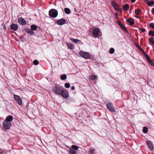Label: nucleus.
Instances as JSON below:
<instances>
[{
  "label": "nucleus",
  "instance_id": "1",
  "mask_svg": "<svg viewBox=\"0 0 154 154\" xmlns=\"http://www.w3.org/2000/svg\"><path fill=\"white\" fill-rule=\"evenodd\" d=\"M63 89V88L62 87L60 86H55L53 88V91L56 94L60 95Z\"/></svg>",
  "mask_w": 154,
  "mask_h": 154
},
{
  "label": "nucleus",
  "instance_id": "2",
  "mask_svg": "<svg viewBox=\"0 0 154 154\" xmlns=\"http://www.w3.org/2000/svg\"><path fill=\"white\" fill-rule=\"evenodd\" d=\"M58 14L57 10L54 9H52L49 11V16L52 18H55L57 16Z\"/></svg>",
  "mask_w": 154,
  "mask_h": 154
},
{
  "label": "nucleus",
  "instance_id": "3",
  "mask_svg": "<svg viewBox=\"0 0 154 154\" xmlns=\"http://www.w3.org/2000/svg\"><path fill=\"white\" fill-rule=\"evenodd\" d=\"M79 54L80 56L85 59H89L91 56L88 53L83 51H81L79 52Z\"/></svg>",
  "mask_w": 154,
  "mask_h": 154
},
{
  "label": "nucleus",
  "instance_id": "4",
  "mask_svg": "<svg viewBox=\"0 0 154 154\" xmlns=\"http://www.w3.org/2000/svg\"><path fill=\"white\" fill-rule=\"evenodd\" d=\"M60 95H61L63 98L66 99L69 97V93L66 89L63 88Z\"/></svg>",
  "mask_w": 154,
  "mask_h": 154
},
{
  "label": "nucleus",
  "instance_id": "5",
  "mask_svg": "<svg viewBox=\"0 0 154 154\" xmlns=\"http://www.w3.org/2000/svg\"><path fill=\"white\" fill-rule=\"evenodd\" d=\"M14 98L15 100L19 105H22V101L21 98L18 96L16 95H14Z\"/></svg>",
  "mask_w": 154,
  "mask_h": 154
},
{
  "label": "nucleus",
  "instance_id": "6",
  "mask_svg": "<svg viewBox=\"0 0 154 154\" xmlns=\"http://www.w3.org/2000/svg\"><path fill=\"white\" fill-rule=\"evenodd\" d=\"M106 107L107 109L111 112H115L116 110L115 108L113 106L112 104L111 103H108L106 105Z\"/></svg>",
  "mask_w": 154,
  "mask_h": 154
},
{
  "label": "nucleus",
  "instance_id": "7",
  "mask_svg": "<svg viewBox=\"0 0 154 154\" xmlns=\"http://www.w3.org/2000/svg\"><path fill=\"white\" fill-rule=\"evenodd\" d=\"M11 122H8L5 121L3 122V126L4 128L6 130H9L10 129V128L11 126Z\"/></svg>",
  "mask_w": 154,
  "mask_h": 154
},
{
  "label": "nucleus",
  "instance_id": "8",
  "mask_svg": "<svg viewBox=\"0 0 154 154\" xmlns=\"http://www.w3.org/2000/svg\"><path fill=\"white\" fill-rule=\"evenodd\" d=\"M66 20L63 18H62L58 20L56 22V23L59 25H63L66 23Z\"/></svg>",
  "mask_w": 154,
  "mask_h": 154
},
{
  "label": "nucleus",
  "instance_id": "9",
  "mask_svg": "<svg viewBox=\"0 0 154 154\" xmlns=\"http://www.w3.org/2000/svg\"><path fill=\"white\" fill-rule=\"evenodd\" d=\"M100 32L99 29L95 28L94 29L93 31V34L94 35V37H97L99 35V33Z\"/></svg>",
  "mask_w": 154,
  "mask_h": 154
},
{
  "label": "nucleus",
  "instance_id": "10",
  "mask_svg": "<svg viewBox=\"0 0 154 154\" xmlns=\"http://www.w3.org/2000/svg\"><path fill=\"white\" fill-rule=\"evenodd\" d=\"M112 6L114 8V9L118 11H119L121 9V8L119 7L117 5L116 2L114 1H112Z\"/></svg>",
  "mask_w": 154,
  "mask_h": 154
},
{
  "label": "nucleus",
  "instance_id": "11",
  "mask_svg": "<svg viewBox=\"0 0 154 154\" xmlns=\"http://www.w3.org/2000/svg\"><path fill=\"white\" fill-rule=\"evenodd\" d=\"M18 22L21 25H25L26 23L25 20L22 17H20L18 19Z\"/></svg>",
  "mask_w": 154,
  "mask_h": 154
},
{
  "label": "nucleus",
  "instance_id": "12",
  "mask_svg": "<svg viewBox=\"0 0 154 154\" xmlns=\"http://www.w3.org/2000/svg\"><path fill=\"white\" fill-rule=\"evenodd\" d=\"M146 144L149 148L151 150L153 149V146L152 142L149 140L146 141Z\"/></svg>",
  "mask_w": 154,
  "mask_h": 154
},
{
  "label": "nucleus",
  "instance_id": "13",
  "mask_svg": "<svg viewBox=\"0 0 154 154\" xmlns=\"http://www.w3.org/2000/svg\"><path fill=\"white\" fill-rule=\"evenodd\" d=\"M126 22L129 23V25L130 26H132L134 24V20L133 18H130L126 20Z\"/></svg>",
  "mask_w": 154,
  "mask_h": 154
},
{
  "label": "nucleus",
  "instance_id": "14",
  "mask_svg": "<svg viewBox=\"0 0 154 154\" xmlns=\"http://www.w3.org/2000/svg\"><path fill=\"white\" fill-rule=\"evenodd\" d=\"M11 28L12 30L16 31L18 29V26L16 24L13 23L11 25Z\"/></svg>",
  "mask_w": 154,
  "mask_h": 154
},
{
  "label": "nucleus",
  "instance_id": "15",
  "mask_svg": "<svg viewBox=\"0 0 154 154\" xmlns=\"http://www.w3.org/2000/svg\"><path fill=\"white\" fill-rule=\"evenodd\" d=\"M13 120V117L12 116L9 115L6 117V119L5 121L8 122H11Z\"/></svg>",
  "mask_w": 154,
  "mask_h": 154
},
{
  "label": "nucleus",
  "instance_id": "16",
  "mask_svg": "<svg viewBox=\"0 0 154 154\" xmlns=\"http://www.w3.org/2000/svg\"><path fill=\"white\" fill-rule=\"evenodd\" d=\"M118 24L120 27L125 32H127L128 31L126 29L125 27L123 26L122 23H121L119 21H118Z\"/></svg>",
  "mask_w": 154,
  "mask_h": 154
},
{
  "label": "nucleus",
  "instance_id": "17",
  "mask_svg": "<svg viewBox=\"0 0 154 154\" xmlns=\"http://www.w3.org/2000/svg\"><path fill=\"white\" fill-rule=\"evenodd\" d=\"M26 32L30 35H32L34 34V32L31 29H26Z\"/></svg>",
  "mask_w": 154,
  "mask_h": 154
},
{
  "label": "nucleus",
  "instance_id": "18",
  "mask_svg": "<svg viewBox=\"0 0 154 154\" xmlns=\"http://www.w3.org/2000/svg\"><path fill=\"white\" fill-rule=\"evenodd\" d=\"M154 38L152 37L150 38L149 39V42L150 45H152L154 44V42L153 41Z\"/></svg>",
  "mask_w": 154,
  "mask_h": 154
},
{
  "label": "nucleus",
  "instance_id": "19",
  "mask_svg": "<svg viewBox=\"0 0 154 154\" xmlns=\"http://www.w3.org/2000/svg\"><path fill=\"white\" fill-rule=\"evenodd\" d=\"M141 11L140 9H137L135 11V13L136 14L140 15L141 14Z\"/></svg>",
  "mask_w": 154,
  "mask_h": 154
},
{
  "label": "nucleus",
  "instance_id": "20",
  "mask_svg": "<svg viewBox=\"0 0 154 154\" xmlns=\"http://www.w3.org/2000/svg\"><path fill=\"white\" fill-rule=\"evenodd\" d=\"M64 11L67 14H69L71 13L70 10L68 8H64Z\"/></svg>",
  "mask_w": 154,
  "mask_h": 154
},
{
  "label": "nucleus",
  "instance_id": "21",
  "mask_svg": "<svg viewBox=\"0 0 154 154\" xmlns=\"http://www.w3.org/2000/svg\"><path fill=\"white\" fill-rule=\"evenodd\" d=\"M67 46L68 48L71 49H74L75 48L74 46L71 43H69L68 44Z\"/></svg>",
  "mask_w": 154,
  "mask_h": 154
},
{
  "label": "nucleus",
  "instance_id": "22",
  "mask_svg": "<svg viewBox=\"0 0 154 154\" xmlns=\"http://www.w3.org/2000/svg\"><path fill=\"white\" fill-rule=\"evenodd\" d=\"M60 78L62 80H65L67 79V76L66 74H63L61 75Z\"/></svg>",
  "mask_w": 154,
  "mask_h": 154
},
{
  "label": "nucleus",
  "instance_id": "23",
  "mask_svg": "<svg viewBox=\"0 0 154 154\" xmlns=\"http://www.w3.org/2000/svg\"><path fill=\"white\" fill-rule=\"evenodd\" d=\"M37 26L35 25H32L31 26V29L32 31L36 30L37 29Z\"/></svg>",
  "mask_w": 154,
  "mask_h": 154
},
{
  "label": "nucleus",
  "instance_id": "24",
  "mask_svg": "<svg viewBox=\"0 0 154 154\" xmlns=\"http://www.w3.org/2000/svg\"><path fill=\"white\" fill-rule=\"evenodd\" d=\"M69 152L70 154H75L76 153V151L72 148H70L69 149Z\"/></svg>",
  "mask_w": 154,
  "mask_h": 154
},
{
  "label": "nucleus",
  "instance_id": "25",
  "mask_svg": "<svg viewBox=\"0 0 154 154\" xmlns=\"http://www.w3.org/2000/svg\"><path fill=\"white\" fill-rule=\"evenodd\" d=\"M129 6L127 4H125L123 6V9L125 10H128L129 9Z\"/></svg>",
  "mask_w": 154,
  "mask_h": 154
},
{
  "label": "nucleus",
  "instance_id": "26",
  "mask_svg": "<svg viewBox=\"0 0 154 154\" xmlns=\"http://www.w3.org/2000/svg\"><path fill=\"white\" fill-rule=\"evenodd\" d=\"M97 77L95 75H92L90 76V79L91 80H94L97 79Z\"/></svg>",
  "mask_w": 154,
  "mask_h": 154
},
{
  "label": "nucleus",
  "instance_id": "27",
  "mask_svg": "<svg viewBox=\"0 0 154 154\" xmlns=\"http://www.w3.org/2000/svg\"><path fill=\"white\" fill-rule=\"evenodd\" d=\"M71 40L74 42V43L77 44V43L80 41V40L78 39H75L74 38H71Z\"/></svg>",
  "mask_w": 154,
  "mask_h": 154
},
{
  "label": "nucleus",
  "instance_id": "28",
  "mask_svg": "<svg viewBox=\"0 0 154 154\" xmlns=\"http://www.w3.org/2000/svg\"><path fill=\"white\" fill-rule=\"evenodd\" d=\"M143 131L144 133H146L148 131V129L146 127H144L143 128Z\"/></svg>",
  "mask_w": 154,
  "mask_h": 154
},
{
  "label": "nucleus",
  "instance_id": "29",
  "mask_svg": "<svg viewBox=\"0 0 154 154\" xmlns=\"http://www.w3.org/2000/svg\"><path fill=\"white\" fill-rule=\"evenodd\" d=\"M115 51L114 49L113 48H111L109 50V52L110 54H113Z\"/></svg>",
  "mask_w": 154,
  "mask_h": 154
},
{
  "label": "nucleus",
  "instance_id": "30",
  "mask_svg": "<svg viewBox=\"0 0 154 154\" xmlns=\"http://www.w3.org/2000/svg\"><path fill=\"white\" fill-rule=\"evenodd\" d=\"M72 149L74 150H78L79 147L76 146L75 145H72L71 146Z\"/></svg>",
  "mask_w": 154,
  "mask_h": 154
},
{
  "label": "nucleus",
  "instance_id": "31",
  "mask_svg": "<svg viewBox=\"0 0 154 154\" xmlns=\"http://www.w3.org/2000/svg\"><path fill=\"white\" fill-rule=\"evenodd\" d=\"M149 35H151L152 36H154V31H149Z\"/></svg>",
  "mask_w": 154,
  "mask_h": 154
},
{
  "label": "nucleus",
  "instance_id": "32",
  "mask_svg": "<svg viewBox=\"0 0 154 154\" xmlns=\"http://www.w3.org/2000/svg\"><path fill=\"white\" fill-rule=\"evenodd\" d=\"M145 56L148 62L149 61H150L151 59H150V57H149L148 54H145Z\"/></svg>",
  "mask_w": 154,
  "mask_h": 154
},
{
  "label": "nucleus",
  "instance_id": "33",
  "mask_svg": "<svg viewBox=\"0 0 154 154\" xmlns=\"http://www.w3.org/2000/svg\"><path fill=\"white\" fill-rule=\"evenodd\" d=\"M33 63L34 65H37L38 64L39 62L37 60H35L33 61Z\"/></svg>",
  "mask_w": 154,
  "mask_h": 154
},
{
  "label": "nucleus",
  "instance_id": "34",
  "mask_svg": "<svg viewBox=\"0 0 154 154\" xmlns=\"http://www.w3.org/2000/svg\"><path fill=\"white\" fill-rule=\"evenodd\" d=\"M65 87L66 88H69L70 87V84L68 83H66L65 84Z\"/></svg>",
  "mask_w": 154,
  "mask_h": 154
},
{
  "label": "nucleus",
  "instance_id": "35",
  "mask_svg": "<svg viewBox=\"0 0 154 154\" xmlns=\"http://www.w3.org/2000/svg\"><path fill=\"white\" fill-rule=\"evenodd\" d=\"M149 26L151 29H154V24L152 23H150L149 24Z\"/></svg>",
  "mask_w": 154,
  "mask_h": 154
},
{
  "label": "nucleus",
  "instance_id": "36",
  "mask_svg": "<svg viewBox=\"0 0 154 154\" xmlns=\"http://www.w3.org/2000/svg\"><path fill=\"white\" fill-rule=\"evenodd\" d=\"M148 4L149 6H151L152 5L154 4V2L153 1L148 2Z\"/></svg>",
  "mask_w": 154,
  "mask_h": 154
},
{
  "label": "nucleus",
  "instance_id": "37",
  "mask_svg": "<svg viewBox=\"0 0 154 154\" xmlns=\"http://www.w3.org/2000/svg\"><path fill=\"white\" fill-rule=\"evenodd\" d=\"M148 62H149L150 65H151L152 66H154V64L153 63L152 61L151 60H150V61H148Z\"/></svg>",
  "mask_w": 154,
  "mask_h": 154
},
{
  "label": "nucleus",
  "instance_id": "38",
  "mask_svg": "<svg viewBox=\"0 0 154 154\" xmlns=\"http://www.w3.org/2000/svg\"><path fill=\"white\" fill-rule=\"evenodd\" d=\"M141 29V31L143 32H144L145 31H146V30L144 28H143V29Z\"/></svg>",
  "mask_w": 154,
  "mask_h": 154
},
{
  "label": "nucleus",
  "instance_id": "39",
  "mask_svg": "<svg viewBox=\"0 0 154 154\" xmlns=\"http://www.w3.org/2000/svg\"><path fill=\"white\" fill-rule=\"evenodd\" d=\"M152 14L154 15V8L152 9Z\"/></svg>",
  "mask_w": 154,
  "mask_h": 154
},
{
  "label": "nucleus",
  "instance_id": "40",
  "mask_svg": "<svg viewBox=\"0 0 154 154\" xmlns=\"http://www.w3.org/2000/svg\"><path fill=\"white\" fill-rule=\"evenodd\" d=\"M71 89L72 90H75V87L74 86H72L71 88Z\"/></svg>",
  "mask_w": 154,
  "mask_h": 154
},
{
  "label": "nucleus",
  "instance_id": "41",
  "mask_svg": "<svg viewBox=\"0 0 154 154\" xmlns=\"http://www.w3.org/2000/svg\"><path fill=\"white\" fill-rule=\"evenodd\" d=\"M3 26V27H4V29H5V30L6 29V28H7V27H6V26H5V25H4Z\"/></svg>",
  "mask_w": 154,
  "mask_h": 154
},
{
  "label": "nucleus",
  "instance_id": "42",
  "mask_svg": "<svg viewBox=\"0 0 154 154\" xmlns=\"http://www.w3.org/2000/svg\"><path fill=\"white\" fill-rule=\"evenodd\" d=\"M141 52L142 53H143L144 54H145H145H145V51H144V50L143 49L142 51H141Z\"/></svg>",
  "mask_w": 154,
  "mask_h": 154
},
{
  "label": "nucleus",
  "instance_id": "43",
  "mask_svg": "<svg viewBox=\"0 0 154 154\" xmlns=\"http://www.w3.org/2000/svg\"><path fill=\"white\" fill-rule=\"evenodd\" d=\"M141 52L142 53H143L144 54H145H145H145V51H144V50L143 49L142 51H141Z\"/></svg>",
  "mask_w": 154,
  "mask_h": 154
},
{
  "label": "nucleus",
  "instance_id": "44",
  "mask_svg": "<svg viewBox=\"0 0 154 154\" xmlns=\"http://www.w3.org/2000/svg\"><path fill=\"white\" fill-rule=\"evenodd\" d=\"M141 52L142 53H143L144 54H145H145H145V51H144V50L143 49L142 51H141Z\"/></svg>",
  "mask_w": 154,
  "mask_h": 154
},
{
  "label": "nucleus",
  "instance_id": "45",
  "mask_svg": "<svg viewBox=\"0 0 154 154\" xmlns=\"http://www.w3.org/2000/svg\"><path fill=\"white\" fill-rule=\"evenodd\" d=\"M139 48V50L140 51H142V50H143V48H142L141 47H140V48Z\"/></svg>",
  "mask_w": 154,
  "mask_h": 154
},
{
  "label": "nucleus",
  "instance_id": "46",
  "mask_svg": "<svg viewBox=\"0 0 154 154\" xmlns=\"http://www.w3.org/2000/svg\"><path fill=\"white\" fill-rule=\"evenodd\" d=\"M136 46H137V48H139L140 47V45H136Z\"/></svg>",
  "mask_w": 154,
  "mask_h": 154
},
{
  "label": "nucleus",
  "instance_id": "47",
  "mask_svg": "<svg viewBox=\"0 0 154 154\" xmlns=\"http://www.w3.org/2000/svg\"><path fill=\"white\" fill-rule=\"evenodd\" d=\"M144 1L146 3H148V0H144Z\"/></svg>",
  "mask_w": 154,
  "mask_h": 154
},
{
  "label": "nucleus",
  "instance_id": "48",
  "mask_svg": "<svg viewBox=\"0 0 154 154\" xmlns=\"http://www.w3.org/2000/svg\"><path fill=\"white\" fill-rule=\"evenodd\" d=\"M0 154H5V153L3 152H0Z\"/></svg>",
  "mask_w": 154,
  "mask_h": 154
},
{
  "label": "nucleus",
  "instance_id": "49",
  "mask_svg": "<svg viewBox=\"0 0 154 154\" xmlns=\"http://www.w3.org/2000/svg\"><path fill=\"white\" fill-rule=\"evenodd\" d=\"M131 2H133V3H134L135 2V0H131Z\"/></svg>",
  "mask_w": 154,
  "mask_h": 154
},
{
  "label": "nucleus",
  "instance_id": "50",
  "mask_svg": "<svg viewBox=\"0 0 154 154\" xmlns=\"http://www.w3.org/2000/svg\"><path fill=\"white\" fill-rule=\"evenodd\" d=\"M93 152H94V150H92V151L91 152L92 153H93Z\"/></svg>",
  "mask_w": 154,
  "mask_h": 154
},
{
  "label": "nucleus",
  "instance_id": "51",
  "mask_svg": "<svg viewBox=\"0 0 154 154\" xmlns=\"http://www.w3.org/2000/svg\"><path fill=\"white\" fill-rule=\"evenodd\" d=\"M135 16V17H136V18H138V17L137 16Z\"/></svg>",
  "mask_w": 154,
  "mask_h": 154
},
{
  "label": "nucleus",
  "instance_id": "52",
  "mask_svg": "<svg viewBox=\"0 0 154 154\" xmlns=\"http://www.w3.org/2000/svg\"><path fill=\"white\" fill-rule=\"evenodd\" d=\"M131 10H132V8H130V11H131Z\"/></svg>",
  "mask_w": 154,
  "mask_h": 154
},
{
  "label": "nucleus",
  "instance_id": "53",
  "mask_svg": "<svg viewBox=\"0 0 154 154\" xmlns=\"http://www.w3.org/2000/svg\"><path fill=\"white\" fill-rule=\"evenodd\" d=\"M130 136L131 137H131V135H130Z\"/></svg>",
  "mask_w": 154,
  "mask_h": 154
},
{
  "label": "nucleus",
  "instance_id": "54",
  "mask_svg": "<svg viewBox=\"0 0 154 154\" xmlns=\"http://www.w3.org/2000/svg\"><path fill=\"white\" fill-rule=\"evenodd\" d=\"M75 11H76V10L75 9Z\"/></svg>",
  "mask_w": 154,
  "mask_h": 154
}]
</instances>
